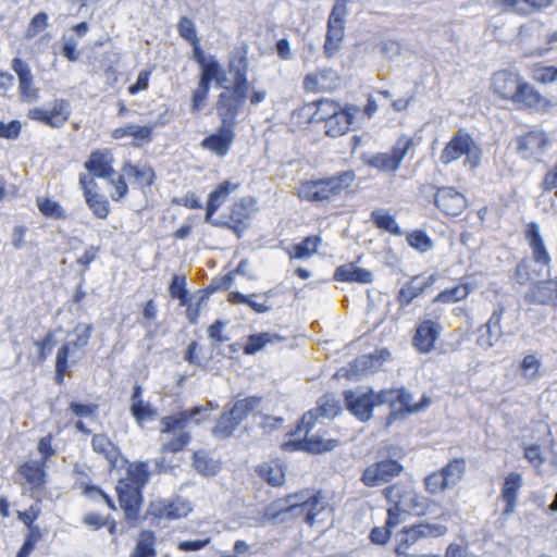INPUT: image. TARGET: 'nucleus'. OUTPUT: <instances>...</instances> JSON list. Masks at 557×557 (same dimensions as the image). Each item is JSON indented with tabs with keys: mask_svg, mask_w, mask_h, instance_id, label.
I'll list each match as a JSON object with an SVG mask.
<instances>
[{
	"mask_svg": "<svg viewBox=\"0 0 557 557\" xmlns=\"http://www.w3.org/2000/svg\"><path fill=\"white\" fill-rule=\"evenodd\" d=\"M355 180V172L347 170L330 177L306 181L298 188V197L315 203L330 201L349 188Z\"/></svg>",
	"mask_w": 557,
	"mask_h": 557,
	"instance_id": "f257e3e1",
	"label": "nucleus"
},
{
	"mask_svg": "<svg viewBox=\"0 0 557 557\" xmlns=\"http://www.w3.org/2000/svg\"><path fill=\"white\" fill-rule=\"evenodd\" d=\"M462 156L466 157L465 165L475 169L481 164L482 149L468 132L459 129L442 150L440 160L444 165H449Z\"/></svg>",
	"mask_w": 557,
	"mask_h": 557,
	"instance_id": "f03ea898",
	"label": "nucleus"
},
{
	"mask_svg": "<svg viewBox=\"0 0 557 557\" xmlns=\"http://www.w3.org/2000/svg\"><path fill=\"white\" fill-rule=\"evenodd\" d=\"M347 14V0H336L327 18L323 45V53L327 59L333 58L343 48Z\"/></svg>",
	"mask_w": 557,
	"mask_h": 557,
	"instance_id": "7ed1b4c3",
	"label": "nucleus"
},
{
	"mask_svg": "<svg viewBox=\"0 0 557 557\" xmlns=\"http://www.w3.org/2000/svg\"><path fill=\"white\" fill-rule=\"evenodd\" d=\"M347 410L356 417L360 422H368L373 417V409L376 406L384 405L385 401L381 397V391L374 392L369 389L367 392L357 389H347L343 393Z\"/></svg>",
	"mask_w": 557,
	"mask_h": 557,
	"instance_id": "20e7f679",
	"label": "nucleus"
},
{
	"mask_svg": "<svg viewBox=\"0 0 557 557\" xmlns=\"http://www.w3.org/2000/svg\"><path fill=\"white\" fill-rule=\"evenodd\" d=\"M383 493L389 504H397L398 508L407 515L420 517L428 513V498L417 494L413 490L393 484L384 488Z\"/></svg>",
	"mask_w": 557,
	"mask_h": 557,
	"instance_id": "39448f33",
	"label": "nucleus"
},
{
	"mask_svg": "<svg viewBox=\"0 0 557 557\" xmlns=\"http://www.w3.org/2000/svg\"><path fill=\"white\" fill-rule=\"evenodd\" d=\"M447 527L440 523L421 522L411 527H405L398 534L396 554L405 553L421 539L438 537L447 532Z\"/></svg>",
	"mask_w": 557,
	"mask_h": 557,
	"instance_id": "423d86ee",
	"label": "nucleus"
},
{
	"mask_svg": "<svg viewBox=\"0 0 557 557\" xmlns=\"http://www.w3.org/2000/svg\"><path fill=\"white\" fill-rule=\"evenodd\" d=\"M381 397H383L382 401L391 407V412L386 417V428L392 426L397 421H404L408 414L413 413L409 412V409L413 408L414 405L412 403L413 396L407 389H382Z\"/></svg>",
	"mask_w": 557,
	"mask_h": 557,
	"instance_id": "0eeeda50",
	"label": "nucleus"
},
{
	"mask_svg": "<svg viewBox=\"0 0 557 557\" xmlns=\"http://www.w3.org/2000/svg\"><path fill=\"white\" fill-rule=\"evenodd\" d=\"M341 399L333 394H325L318 400V406L302 414L296 426V433L302 428L312 431L318 423L319 418L333 419L342 412Z\"/></svg>",
	"mask_w": 557,
	"mask_h": 557,
	"instance_id": "6e6552de",
	"label": "nucleus"
},
{
	"mask_svg": "<svg viewBox=\"0 0 557 557\" xmlns=\"http://www.w3.org/2000/svg\"><path fill=\"white\" fill-rule=\"evenodd\" d=\"M403 470V465L397 460L385 459L369 465L363 470L360 481L368 487L380 486L398 476Z\"/></svg>",
	"mask_w": 557,
	"mask_h": 557,
	"instance_id": "1a4fd4ad",
	"label": "nucleus"
},
{
	"mask_svg": "<svg viewBox=\"0 0 557 557\" xmlns=\"http://www.w3.org/2000/svg\"><path fill=\"white\" fill-rule=\"evenodd\" d=\"M120 507L128 522L136 521L143 507V490L133 485L129 480H120L116 485Z\"/></svg>",
	"mask_w": 557,
	"mask_h": 557,
	"instance_id": "9d476101",
	"label": "nucleus"
},
{
	"mask_svg": "<svg viewBox=\"0 0 557 557\" xmlns=\"http://www.w3.org/2000/svg\"><path fill=\"white\" fill-rule=\"evenodd\" d=\"M235 128L234 126L220 123L214 133L201 140L200 147L219 158L226 157L236 137Z\"/></svg>",
	"mask_w": 557,
	"mask_h": 557,
	"instance_id": "9b49d317",
	"label": "nucleus"
},
{
	"mask_svg": "<svg viewBox=\"0 0 557 557\" xmlns=\"http://www.w3.org/2000/svg\"><path fill=\"white\" fill-rule=\"evenodd\" d=\"M443 326L438 319H425L418 323L412 338L414 348L421 354H429L435 348V343L441 336Z\"/></svg>",
	"mask_w": 557,
	"mask_h": 557,
	"instance_id": "f8f14e48",
	"label": "nucleus"
},
{
	"mask_svg": "<svg viewBox=\"0 0 557 557\" xmlns=\"http://www.w3.org/2000/svg\"><path fill=\"white\" fill-rule=\"evenodd\" d=\"M247 98L233 91H223L218 96L215 103L216 114L221 123L236 127L237 117Z\"/></svg>",
	"mask_w": 557,
	"mask_h": 557,
	"instance_id": "ddd939ff",
	"label": "nucleus"
},
{
	"mask_svg": "<svg viewBox=\"0 0 557 557\" xmlns=\"http://www.w3.org/2000/svg\"><path fill=\"white\" fill-rule=\"evenodd\" d=\"M305 432V438L297 440L287 444L293 446L296 450H302L310 454H324L334 450L339 446V441L336 438H325L323 434L319 432L311 434V431H307V428H302L299 432L294 431V435H299Z\"/></svg>",
	"mask_w": 557,
	"mask_h": 557,
	"instance_id": "4468645a",
	"label": "nucleus"
},
{
	"mask_svg": "<svg viewBox=\"0 0 557 557\" xmlns=\"http://www.w3.org/2000/svg\"><path fill=\"white\" fill-rule=\"evenodd\" d=\"M434 203L443 213L458 216L467 209L466 197L454 187L442 186L436 189Z\"/></svg>",
	"mask_w": 557,
	"mask_h": 557,
	"instance_id": "2eb2a0df",
	"label": "nucleus"
},
{
	"mask_svg": "<svg viewBox=\"0 0 557 557\" xmlns=\"http://www.w3.org/2000/svg\"><path fill=\"white\" fill-rule=\"evenodd\" d=\"M436 281L435 274L416 275L403 285L397 295L400 308L409 306L417 297L426 294Z\"/></svg>",
	"mask_w": 557,
	"mask_h": 557,
	"instance_id": "dca6fc26",
	"label": "nucleus"
},
{
	"mask_svg": "<svg viewBox=\"0 0 557 557\" xmlns=\"http://www.w3.org/2000/svg\"><path fill=\"white\" fill-rule=\"evenodd\" d=\"M248 59L246 53L236 52L228 58V72L233 76V86L230 91L248 98L249 82L247 78Z\"/></svg>",
	"mask_w": 557,
	"mask_h": 557,
	"instance_id": "f3484780",
	"label": "nucleus"
},
{
	"mask_svg": "<svg viewBox=\"0 0 557 557\" xmlns=\"http://www.w3.org/2000/svg\"><path fill=\"white\" fill-rule=\"evenodd\" d=\"M547 145V136L541 131H531L517 138V151L527 160H540Z\"/></svg>",
	"mask_w": 557,
	"mask_h": 557,
	"instance_id": "a211bd4d",
	"label": "nucleus"
},
{
	"mask_svg": "<svg viewBox=\"0 0 557 557\" xmlns=\"http://www.w3.org/2000/svg\"><path fill=\"white\" fill-rule=\"evenodd\" d=\"M513 103L535 112H548L556 106L555 102L541 95L534 86L524 81L518 90Z\"/></svg>",
	"mask_w": 557,
	"mask_h": 557,
	"instance_id": "6ab92c4d",
	"label": "nucleus"
},
{
	"mask_svg": "<svg viewBox=\"0 0 557 557\" xmlns=\"http://www.w3.org/2000/svg\"><path fill=\"white\" fill-rule=\"evenodd\" d=\"M523 299L529 305L557 306V277L533 284Z\"/></svg>",
	"mask_w": 557,
	"mask_h": 557,
	"instance_id": "aec40b11",
	"label": "nucleus"
},
{
	"mask_svg": "<svg viewBox=\"0 0 557 557\" xmlns=\"http://www.w3.org/2000/svg\"><path fill=\"white\" fill-rule=\"evenodd\" d=\"M255 200L251 197H244L233 203L230 212V221L232 223V231L242 237L243 233L249 226V220L253 212Z\"/></svg>",
	"mask_w": 557,
	"mask_h": 557,
	"instance_id": "412c9836",
	"label": "nucleus"
},
{
	"mask_svg": "<svg viewBox=\"0 0 557 557\" xmlns=\"http://www.w3.org/2000/svg\"><path fill=\"white\" fill-rule=\"evenodd\" d=\"M523 81L521 77L509 71H499L493 75L492 84L495 94L502 99L513 102Z\"/></svg>",
	"mask_w": 557,
	"mask_h": 557,
	"instance_id": "4be33fe9",
	"label": "nucleus"
},
{
	"mask_svg": "<svg viewBox=\"0 0 557 557\" xmlns=\"http://www.w3.org/2000/svg\"><path fill=\"white\" fill-rule=\"evenodd\" d=\"M525 237L529 242L530 248L532 249V263L539 265L541 270L548 267L550 263V256L544 245L540 225L535 222L529 223L525 231Z\"/></svg>",
	"mask_w": 557,
	"mask_h": 557,
	"instance_id": "5701e85b",
	"label": "nucleus"
},
{
	"mask_svg": "<svg viewBox=\"0 0 557 557\" xmlns=\"http://www.w3.org/2000/svg\"><path fill=\"white\" fill-rule=\"evenodd\" d=\"M113 157L109 150H97L91 152L85 169L91 175L90 178H110L114 173L112 166Z\"/></svg>",
	"mask_w": 557,
	"mask_h": 557,
	"instance_id": "b1692460",
	"label": "nucleus"
},
{
	"mask_svg": "<svg viewBox=\"0 0 557 557\" xmlns=\"http://www.w3.org/2000/svg\"><path fill=\"white\" fill-rule=\"evenodd\" d=\"M341 77L332 69L308 74L304 79V87L308 91H327L336 89L339 86Z\"/></svg>",
	"mask_w": 557,
	"mask_h": 557,
	"instance_id": "393cba45",
	"label": "nucleus"
},
{
	"mask_svg": "<svg viewBox=\"0 0 557 557\" xmlns=\"http://www.w3.org/2000/svg\"><path fill=\"white\" fill-rule=\"evenodd\" d=\"M79 185L84 190L86 202L94 214L99 219H106L109 214V201L106 196L91 190V186H96L94 180L88 178L85 174H81Z\"/></svg>",
	"mask_w": 557,
	"mask_h": 557,
	"instance_id": "a878e982",
	"label": "nucleus"
},
{
	"mask_svg": "<svg viewBox=\"0 0 557 557\" xmlns=\"http://www.w3.org/2000/svg\"><path fill=\"white\" fill-rule=\"evenodd\" d=\"M383 362V351H375L373 354L361 355L355 358L347 370L349 379H360L369 373L374 372L381 367Z\"/></svg>",
	"mask_w": 557,
	"mask_h": 557,
	"instance_id": "bb28decb",
	"label": "nucleus"
},
{
	"mask_svg": "<svg viewBox=\"0 0 557 557\" xmlns=\"http://www.w3.org/2000/svg\"><path fill=\"white\" fill-rule=\"evenodd\" d=\"M522 487V476L517 472L509 473L503 483L500 497L506 506L503 516H510L515 512L519 492Z\"/></svg>",
	"mask_w": 557,
	"mask_h": 557,
	"instance_id": "cd10ccee",
	"label": "nucleus"
},
{
	"mask_svg": "<svg viewBox=\"0 0 557 557\" xmlns=\"http://www.w3.org/2000/svg\"><path fill=\"white\" fill-rule=\"evenodd\" d=\"M150 509L152 515L170 520L186 517L191 510L189 503L181 497L171 502L160 500L153 503Z\"/></svg>",
	"mask_w": 557,
	"mask_h": 557,
	"instance_id": "c85d7f7f",
	"label": "nucleus"
},
{
	"mask_svg": "<svg viewBox=\"0 0 557 557\" xmlns=\"http://www.w3.org/2000/svg\"><path fill=\"white\" fill-rule=\"evenodd\" d=\"M358 111V107L351 106L345 109H341L333 116H329L325 122L326 135L331 137H339L346 134L355 119V112Z\"/></svg>",
	"mask_w": 557,
	"mask_h": 557,
	"instance_id": "c756f323",
	"label": "nucleus"
},
{
	"mask_svg": "<svg viewBox=\"0 0 557 557\" xmlns=\"http://www.w3.org/2000/svg\"><path fill=\"white\" fill-rule=\"evenodd\" d=\"M70 106L65 100H55L49 108L37 109V121L52 127L62 126L70 115Z\"/></svg>",
	"mask_w": 557,
	"mask_h": 557,
	"instance_id": "7c9ffc66",
	"label": "nucleus"
},
{
	"mask_svg": "<svg viewBox=\"0 0 557 557\" xmlns=\"http://www.w3.org/2000/svg\"><path fill=\"white\" fill-rule=\"evenodd\" d=\"M334 278L338 282L369 284L373 281V274L371 271L359 268L354 263H346L336 268Z\"/></svg>",
	"mask_w": 557,
	"mask_h": 557,
	"instance_id": "2f4dec72",
	"label": "nucleus"
},
{
	"mask_svg": "<svg viewBox=\"0 0 557 557\" xmlns=\"http://www.w3.org/2000/svg\"><path fill=\"white\" fill-rule=\"evenodd\" d=\"M290 506L288 499H277L265 508L263 520L273 523H284L293 518L299 517V511L289 510Z\"/></svg>",
	"mask_w": 557,
	"mask_h": 557,
	"instance_id": "473e14b6",
	"label": "nucleus"
},
{
	"mask_svg": "<svg viewBox=\"0 0 557 557\" xmlns=\"http://www.w3.org/2000/svg\"><path fill=\"white\" fill-rule=\"evenodd\" d=\"M237 188V184H232L230 181H224L214 190H212L209 194L207 201L205 221H210V218L213 216L219 207L227 199L230 193Z\"/></svg>",
	"mask_w": 557,
	"mask_h": 557,
	"instance_id": "72a5a7b5",
	"label": "nucleus"
},
{
	"mask_svg": "<svg viewBox=\"0 0 557 557\" xmlns=\"http://www.w3.org/2000/svg\"><path fill=\"white\" fill-rule=\"evenodd\" d=\"M263 401L262 396H248L243 399L236 400L228 410L236 417V419L242 423L246 418L253 413L261 412V404Z\"/></svg>",
	"mask_w": 557,
	"mask_h": 557,
	"instance_id": "f704fd0d",
	"label": "nucleus"
},
{
	"mask_svg": "<svg viewBox=\"0 0 557 557\" xmlns=\"http://www.w3.org/2000/svg\"><path fill=\"white\" fill-rule=\"evenodd\" d=\"M91 446L96 453L103 455L112 467L116 466L121 455L120 448L106 434H95Z\"/></svg>",
	"mask_w": 557,
	"mask_h": 557,
	"instance_id": "c9c22d12",
	"label": "nucleus"
},
{
	"mask_svg": "<svg viewBox=\"0 0 557 557\" xmlns=\"http://www.w3.org/2000/svg\"><path fill=\"white\" fill-rule=\"evenodd\" d=\"M37 451L41 455V461H37V487L44 484L46 473L44 468L50 461L51 457H53L57 453L55 448L52 446V435L48 434L41 437L37 444Z\"/></svg>",
	"mask_w": 557,
	"mask_h": 557,
	"instance_id": "e433bc0d",
	"label": "nucleus"
},
{
	"mask_svg": "<svg viewBox=\"0 0 557 557\" xmlns=\"http://www.w3.org/2000/svg\"><path fill=\"white\" fill-rule=\"evenodd\" d=\"M322 499L321 492H317L309 496L307 504L290 506L289 510L299 511L300 516H304L305 520L312 524L315 517L324 509Z\"/></svg>",
	"mask_w": 557,
	"mask_h": 557,
	"instance_id": "4c0bfd02",
	"label": "nucleus"
},
{
	"mask_svg": "<svg viewBox=\"0 0 557 557\" xmlns=\"http://www.w3.org/2000/svg\"><path fill=\"white\" fill-rule=\"evenodd\" d=\"M239 425L240 422L227 409L224 412H222L218 418L216 423L212 429V435L216 440H224L231 437Z\"/></svg>",
	"mask_w": 557,
	"mask_h": 557,
	"instance_id": "58836bf2",
	"label": "nucleus"
},
{
	"mask_svg": "<svg viewBox=\"0 0 557 557\" xmlns=\"http://www.w3.org/2000/svg\"><path fill=\"white\" fill-rule=\"evenodd\" d=\"M258 475L272 486H282L285 482V471L282 466L273 462H264L256 469Z\"/></svg>",
	"mask_w": 557,
	"mask_h": 557,
	"instance_id": "ea45409f",
	"label": "nucleus"
},
{
	"mask_svg": "<svg viewBox=\"0 0 557 557\" xmlns=\"http://www.w3.org/2000/svg\"><path fill=\"white\" fill-rule=\"evenodd\" d=\"M307 107H315V111L310 117V122L312 123H320L322 121L327 122L329 116H333L342 109L338 102L329 99L312 101Z\"/></svg>",
	"mask_w": 557,
	"mask_h": 557,
	"instance_id": "a19ab883",
	"label": "nucleus"
},
{
	"mask_svg": "<svg viewBox=\"0 0 557 557\" xmlns=\"http://www.w3.org/2000/svg\"><path fill=\"white\" fill-rule=\"evenodd\" d=\"M156 535L150 530H143L137 539L131 557H156Z\"/></svg>",
	"mask_w": 557,
	"mask_h": 557,
	"instance_id": "79ce46f5",
	"label": "nucleus"
},
{
	"mask_svg": "<svg viewBox=\"0 0 557 557\" xmlns=\"http://www.w3.org/2000/svg\"><path fill=\"white\" fill-rule=\"evenodd\" d=\"M371 220L377 228L387 231L395 236H401L404 234L395 216L383 209L373 210L371 212Z\"/></svg>",
	"mask_w": 557,
	"mask_h": 557,
	"instance_id": "37998d69",
	"label": "nucleus"
},
{
	"mask_svg": "<svg viewBox=\"0 0 557 557\" xmlns=\"http://www.w3.org/2000/svg\"><path fill=\"white\" fill-rule=\"evenodd\" d=\"M123 173L135 178V183L140 187H150L156 178L154 171L150 166H137L126 162L123 166Z\"/></svg>",
	"mask_w": 557,
	"mask_h": 557,
	"instance_id": "c03bdc74",
	"label": "nucleus"
},
{
	"mask_svg": "<svg viewBox=\"0 0 557 557\" xmlns=\"http://www.w3.org/2000/svg\"><path fill=\"white\" fill-rule=\"evenodd\" d=\"M449 488H454L466 473L465 458H455L441 469Z\"/></svg>",
	"mask_w": 557,
	"mask_h": 557,
	"instance_id": "a18cd8bd",
	"label": "nucleus"
},
{
	"mask_svg": "<svg viewBox=\"0 0 557 557\" xmlns=\"http://www.w3.org/2000/svg\"><path fill=\"white\" fill-rule=\"evenodd\" d=\"M283 339L284 338L282 336L269 332L252 334L248 337L244 347V354L253 355L261 350L267 344L282 342Z\"/></svg>",
	"mask_w": 557,
	"mask_h": 557,
	"instance_id": "49530a36",
	"label": "nucleus"
},
{
	"mask_svg": "<svg viewBox=\"0 0 557 557\" xmlns=\"http://www.w3.org/2000/svg\"><path fill=\"white\" fill-rule=\"evenodd\" d=\"M321 237L319 235H311L305 237L299 244L294 245L293 251L289 252L290 258L295 259H307L314 255L321 244Z\"/></svg>",
	"mask_w": 557,
	"mask_h": 557,
	"instance_id": "de8ad7c7",
	"label": "nucleus"
},
{
	"mask_svg": "<svg viewBox=\"0 0 557 557\" xmlns=\"http://www.w3.org/2000/svg\"><path fill=\"white\" fill-rule=\"evenodd\" d=\"M126 474V478L123 480H129L133 485H136V487L140 490L144 488L150 478L148 465L144 461L131 463L127 468Z\"/></svg>",
	"mask_w": 557,
	"mask_h": 557,
	"instance_id": "09e8293b",
	"label": "nucleus"
},
{
	"mask_svg": "<svg viewBox=\"0 0 557 557\" xmlns=\"http://www.w3.org/2000/svg\"><path fill=\"white\" fill-rule=\"evenodd\" d=\"M542 270L535 269V264L532 261L522 260L516 267L513 280L520 284L524 285L530 282H534L541 276Z\"/></svg>",
	"mask_w": 557,
	"mask_h": 557,
	"instance_id": "8fccbe9b",
	"label": "nucleus"
},
{
	"mask_svg": "<svg viewBox=\"0 0 557 557\" xmlns=\"http://www.w3.org/2000/svg\"><path fill=\"white\" fill-rule=\"evenodd\" d=\"M12 69L18 76L21 95L23 97H28L32 85V72L29 65L20 58H14L12 61Z\"/></svg>",
	"mask_w": 557,
	"mask_h": 557,
	"instance_id": "3c124183",
	"label": "nucleus"
},
{
	"mask_svg": "<svg viewBox=\"0 0 557 557\" xmlns=\"http://www.w3.org/2000/svg\"><path fill=\"white\" fill-rule=\"evenodd\" d=\"M470 293L468 285L460 284L441 292L435 298L434 302L454 304L465 299Z\"/></svg>",
	"mask_w": 557,
	"mask_h": 557,
	"instance_id": "603ef678",
	"label": "nucleus"
},
{
	"mask_svg": "<svg viewBox=\"0 0 557 557\" xmlns=\"http://www.w3.org/2000/svg\"><path fill=\"white\" fill-rule=\"evenodd\" d=\"M193 466L199 473L211 476L219 470V465L210 459L205 451H196L193 456Z\"/></svg>",
	"mask_w": 557,
	"mask_h": 557,
	"instance_id": "864d4df0",
	"label": "nucleus"
},
{
	"mask_svg": "<svg viewBox=\"0 0 557 557\" xmlns=\"http://www.w3.org/2000/svg\"><path fill=\"white\" fill-rule=\"evenodd\" d=\"M407 244L421 253H425L433 247V242L422 230H416L406 237Z\"/></svg>",
	"mask_w": 557,
	"mask_h": 557,
	"instance_id": "5fc2aeb1",
	"label": "nucleus"
},
{
	"mask_svg": "<svg viewBox=\"0 0 557 557\" xmlns=\"http://www.w3.org/2000/svg\"><path fill=\"white\" fill-rule=\"evenodd\" d=\"M200 66L199 82L211 86L214 78H218L220 69L222 67L216 58L209 54V60Z\"/></svg>",
	"mask_w": 557,
	"mask_h": 557,
	"instance_id": "6e6d98bb",
	"label": "nucleus"
},
{
	"mask_svg": "<svg viewBox=\"0 0 557 557\" xmlns=\"http://www.w3.org/2000/svg\"><path fill=\"white\" fill-rule=\"evenodd\" d=\"M70 344L62 345L55 357V382L61 385L69 370Z\"/></svg>",
	"mask_w": 557,
	"mask_h": 557,
	"instance_id": "4d7b16f0",
	"label": "nucleus"
},
{
	"mask_svg": "<svg viewBox=\"0 0 557 557\" xmlns=\"http://www.w3.org/2000/svg\"><path fill=\"white\" fill-rule=\"evenodd\" d=\"M37 207L40 210V212L47 218L55 220L66 219L65 211L58 201L48 198L44 199L42 201L37 200Z\"/></svg>",
	"mask_w": 557,
	"mask_h": 557,
	"instance_id": "13d9d810",
	"label": "nucleus"
},
{
	"mask_svg": "<svg viewBox=\"0 0 557 557\" xmlns=\"http://www.w3.org/2000/svg\"><path fill=\"white\" fill-rule=\"evenodd\" d=\"M186 413H183V411H180L175 414L163 417L160 421L162 425L161 433H173L176 430H184L188 422L185 418Z\"/></svg>",
	"mask_w": 557,
	"mask_h": 557,
	"instance_id": "bf43d9fd",
	"label": "nucleus"
},
{
	"mask_svg": "<svg viewBox=\"0 0 557 557\" xmlns=\"http://www.w3.org/2000/svg\"><path fill=\"white\" fill-rule=\"evenodd\" d=\"M424 485L425 490L431 494H438L450 490L441 470L425 476Z\"/></svg>",
	"mask_w": 557,
	"mask_h": 557,
	"instance_id": "052dcab7",
	"label": "nucleus"
},
{
	"mask_svg": "<svg viewBox=\"0 0 557 557\" xmlns=\"http://www.w3.org/2000/svg\"><path fill=\"white\" fill-rule=\"evenodd\" d=\"M191 435L188 432H181L170 441L162 444L161 450L163 453H178L182 451L190 442Z\"/></svg>",
	"mask_w": 557,
	"mask_h": 557,
	"instance_id": "680f3d73",
	"label": "nucleus"
},
{
	"mask_svg": "<svg viewBox=\"0 0 557 557\" xmlns=\"http://www.w3.org/2000/svg\"><path fill=\"white\" fill-rule=\"evenodd\" d=\"M480 335L476 343L480 347L491 348L502 337L503 331L492 330L486 323L479 329Z\"/></svg>",
	"mask_w": 557,
	"mask_h": 557,
	"instance_id": "e2e57ef3",
	"label": "nucleus"
},
{
	"mask_svg": "<svg viewBox=\"0 0 557 557\" xmlns=\"http://www.w3.org/2000/svg\"><path fill=\"white\" fill-rule=\"evenodd\" d=\"M131 413L138 423L152 419L156 416V410L149 403L144 400L131 405Z\"/></svg>",
	"mask_w": 557,
	"mask_h": 557,
	"instance_id": "0e129e2a",
	"label": "nucleus"
},
{
	"mask_svg": "<svg viewBox=\"0 0 557 557\" xmlns=\"http://www.w3.org/2000/svg\"><path fill=\"white\" fill-rule=\"evenodd\" d=\"M413 140L408 137H400L394 145L391 157H393L394 162L399 169L401 161L408 153L409 149L412 147Z\"/></svg>",
	"mask_w": 557,
	"mask_h": 557,
	"instance_id": "69168bd1",
	"label": "nucleus"
},
{
	"mask_svg": "<svg viewBox=\"0 0 557 557\" xmlns=\"http://www.w3.org/2000/svg\"><path fill=\"white\" fill-rule=\"evenodd\" d=\"M210 87L211 86L198 82V86L194 90L193 97H191V106H190L191 113H197L203 108L205 101L210 91Z\"/></svg>",
	"mask_w": 557,
	"mask_h": 557,
	"instance_id": "338daca9",
	"label": "nucleus"
},
{
	"mask_svg": "<svg viewBox=\"0 0 557 557\" xmlns=\"http://www.w3.org/2000/svg\"><path fill=\"white\" fill-rule=\"evenodd\" d=\"M532 77L535 82L541 84H550L557 82V65L556 66H540L533 70Z\"/></svg>",
	"mask_w": 557,
	"mask_h": 557,
	"instance_id": "774afa93",
	"label": "nucleus"
}]
</instances>
